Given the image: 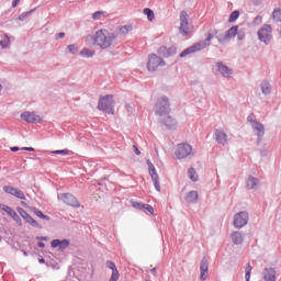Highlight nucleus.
<instances>
[{
  "instance_id": "obj_1",
  "label": "nucleus",
  "mask_w": 281,
  "mask_h": 281,
  "mask_svg": "<svg viewBox=\"0 0 281 281\" xmlns=\"http://www.w3.org/2000/svg\"><path fill=\"white\" fill-rule=\"evenodd\" d=\"M117 38V35L113 32H110L106 29H102L95 32L94 44L101 49H109L113 42Z\"/></svg>"
},
{
  "instance_id": "obj_2",
  "label": "nucleus",
  "mask_w": 281,
  "mask_h": 281,
  "mask_svg": "<svg viewBox=\"0 0 281 281\" xmlns=\"http://www.w3.org/2000/svg\"><path fill=\"white\" fill-rule=\"evenodd\" d=\"M214 34H216V32H214V31L209 32L205 40L200 41V42L193 44L192 46L186 48L180 54V58H186V56H190V54H196V52H201L202 49H205V47H210V41H212V38H214Z\"/></svg>"
},
{
  "instance_id": "obj_3",
  "label": "nucleus",
  "mask_w": 281,
  "mask_h": 281,
  "mask_svg": "<svg viewBox=\"0 0 281 281\" xmlns=\"http://www.w3.org/2000/svg\"><path fill=\"white\" fill-rule=\"evenodd\" d=\"M170 111V99L166 95L158 98L154 108L155 115L166 117V115H169Z\"/></svg>"
},
{
  "instance_id": "obj_4",
  "label": "nucleus",
  "mask_w": 281,
  "mask_h": 281,
  "mask_svg": "<svg viewBox=\"0 0 281 281\" xmlns=\"http://www.w3.org/2000/svg\"><path fill=\"white\" fill-rule=\"evenodd\" d=\"M114 104L113 94H106L99 99L98 109L99 111H104L105 113L113 115V113H115Z\"/></svg>"
},
{
  "instance_id": "obj_5",
  "label": "nucleus",
  "mask_w": 281,
  "mask_h": 281,
  "mask_svg": "<svg viewBox=\"0 0 281 281\" xmlns=\"http://www.w3.org/2000/svg\"><path fill=\"white\" fill-rule=\"evenodd\" d=\"M180 34L182 36H188L192 32V24L190 23V15L187 11L180 12V27H179Z\"/></svg>"
},
{
  "instance_id": "obj_6",
  "label": "nucleus",
  "mask_w": 281,
  "mask_h": 281,
  "mask_svg": "<svg viewBox=\"0 0 281 281\" xmlns=\"http://www.w3.org/2000/svg\"><path fill=\"white\" fill-rule=\"evenodd\" d=\"M273 29L271 27V25L265 24L257 32L259 41H261V43H265V45H269V43H271V38H273V36L271 35Z\"/></svg>"
},
{
  "instance_id": "obj_7",
  "label": "nucleus",
  "mask_w": 281,
  "mask_h": 281,
  "mask_svg": "<svg viewBox=\"0 0 281 281\" xmlns=\"http://www.w3.org/2000/svg\"><path fill=\"white\" fill-rule=\"evenodd\" d=\"M175 155L177 159H186L190 157V155H194V154H192V147L190 146V144L181 143V144H178Z\"/></svg>"
},
{
  "instance_id": "obj_8",
  "label": "nucleus",
  "mask_w": 281,
  "mask_h": 281,
  "mask_svg": "<svg viewBox=\"0 0 281 281\" xmlns=\"http://www.w3.org/2000/svg\"><path fill=\"white\" fill-rule=\"evenodd\" d=\"M249 223V213L247 211H241L234 216V227L236 229H243L245 225Z\"/></svg>"
},
{
  "instance_id": "obj_9",
  "label": "nucleus",
  "mask_w": 281,
  "mask_h": 281,
  "mask_svg": "<svg viewBox=\"0 0 281 281\" xmlns=\"http://www.w3.org/2000/svg\"><path fill=\"white\" fill-rule=\"evenodd\" d=\"M159 67H166V60L161 59V57L156 54L149 55V60L147 63L148 71H155L156 69H159Z\"/></svg>"
},
{
  "instance_id": "obj_10",
  "label": "nucleus",
  "mask_w": 281,
  "mask_h": 281,
  "mask_svg": "<svg viewBox=\"0 0 281 281\" xmlns=\"http://www.w3.org/2000/svg\"><path fill=\"white\" fill-rule=\"evenodd\" d=\"M57 196L59 201H63V203L70 207H80V201L71 193H59Z\"/></svg>"
},
{
  "instance_id": "obj_11",
  "label": "nucleus",
  "mask_w": 281,
  "mask_h": 281,
  "mask_svg": "<svg viewBox=\"0 0 281 281\" xmlns=\"http://www.w3.org/2000/svg\"><path fill=\"white\" fill-rule=\"evenodd\" d=\"M232 68L225 66V64H223V61H217L214 66H213V72L215 74V76H223V78H229V76H232Z\"/></svg>"
},
{
  "instance_id": "obj_12",
  "label": "nucleus",
  "mask_w": 281,
  "mask_h": 281,
  "mask_svg": "<svg viewBox=\"0 0 281 281\" xmlns=\"http://www.w3.org/2000/svg\"><path fill=\"white\" fill-rule=\"evenodd\" d=\"M21 120L27 122L29 124H41V122H43V119L41 115L36 114V112L27 111L21 114Z\"/></svg>"
},
{
  "instance_id": "obj_13",
  "label": "nucleus",
  "mask_w": 281,
  "mask_h": 281,
  "mask_svg": "<svg viewBox=\"0 0 281 281\" xmlns=\"http://www.w3.org/2000/svg\"><path fill=\"white\" fill-rule=\"evenodd\" d=\"M158 124L164 128H167V131H172V128H177V120L172 119V116L168 115L164 119V116H160L158 119Z\"/></svg>"
},
{
  "instance_id": "obj_14",
  "label": "nucleus",
  "mask_w": 281,
  "mask_h": 281,
  "mask_svg": "<svg viewBox=\"0 0 281 281\" xmlns=\"http://www.w3.org/2000/svg\"><path fill=\"white\" fill-rule=\"evenodd\" d=\"M2 190L3 192H5V194H11L16 199H21L22 201H25V193H23V191L19 188H14L12 186H4Z\"/></svg>"
},
{
  "instance_id": "obj_15",
  "label": "nucleus",
  "mask_w": 281,
  "mask_h": 281,
  "mask_svg": "<svg viewBox=\"0 0 281 281\" xmlns=\"http://www.w3.org/2000/svg\"><path fill=\"white\" fill-rule=\"evenodd\" d=\"M16 210L20 216H22V218L26 221V223H30L32 227H37L38 229H41V225L38 224V222H36V220H34L27 212H25L23 207L18 206Z\"/></svg>"
},
{
  "instance_id": "obj_16",
  "label": "nucleus",
  "mask_w": 281,
  "mask_h": 281,
  "mask_svg": "<svg viewBox=\"0 0 281 281\" xmlns=\"http://www.w3.org/2000/svg\"><path fill=\"white\" fill-rule=\"evenodd\" d=\"M200 271V280L205 281L210 271V265L207 263V259L205 257L201 260Z\"/></svg>"
},
{
  "instance_id": "obj_17",
  "label": "nucleus",
  "mask_w": 281,
  "mask_h": 281,
  "mask_svg": "<svg viewBox=\"0 0 281 281\" xmlns=\"http://www.w3.org/2000/svg\"><path fill=\"white\" fill-rule=\"evenodd\" d=\"M254 131H257V142L260 144L262 142V137H265V125L258 121H254V124H251Z\"/></svg>"
},
{
  "instance_id": "obj_18",
  "label": "nucleus",
  "mask_w": 281,
  "mask_h": 281,
  "mask_svg": "<svg viewBox=\"0 0 281 281\" xmlns=\"http://www.w3.org/2000/svg\"><path fill=\"white\" fill-rule=\"evenodd\" d=\"M215 142L225 146L229 142V136L223 130H215Z\"/></svg>"
},
{
  "instance_id": "obj_19",
  "label": "nucleus",
  "mask_w": 281,
  "mask_h": 281,
  "mask_svg": "<svg viewBox=\"0 0 281 281\" xmlns=\"http://www.w3.org/2000/svg\"><path fill=\"white\" fill-rule=\"evenodd\" d=\"M276 268H266L262 271V278L265 281H277L278 278L276 277Z\"/></svg>"
},
{
  "instance_id": "obj_20",
  "label": "nucleus",
  "mask_w": 281,
  "mask_h": 281,
  "mask_svg": "<svg viewBox=\"0 0 281 281\" xmlns=\"http://www.w3.org/2000/svg\"><path fill=\"white\" fill-rule=\"evenodd\" d=\"M246 188L248 190H258L260 188V180L254 176H249Z\"/></svg>"
},
{
  "instance_id": "obj_21",
  "label": "nucleus",
  "mask_w": 281,
  "mask_h": 281,
  "mask_svg": "<svg viewBox=\"0 0 281 281\" xmlns=\"http://www.w3.org/2000/svg\"><path fill=\"white\" fill-rule=\"evenodd\" d=\"M115 32L119 34V36H126L128 32H133V25L117 26Z\"/></svg>"
},
{
  "instance_id": "obj_22",
  "label": "nucleus",
  "mask_w": 281,
  "mask_h": 281,
  "mask_svg": "<svg viewBox=\"0 0 281 281\" xmlns=\"http://www.w3.org/2000/svg\"><path fill=\"white\" fill-rule=\"evenodd\" d=\"M231 238L234 243V245H243V233L240 232H234L232 235H231Z\"/></svg>"
},
{
  "instance_id": "obj_23",
  "label": "nucleus",
  "mask_w": 281,
  "mask_h": 281,
  "mask_svg": "<svg viewBox=\"0 0 281 281\" xmlns=\"http://www.w3.org/2000/svg\"><path fill=\"white\" fill-rule=\"evenodd\" d=\"M260 89H261V92L263 93V95H269L271 93V83H269L268 80H263L260 83Z\"/></svg>"
},
{
  "instance_id": "obj_24",
  "label": "nucleus",
  "mask_w": 281,
  "mask_h": 281,
  "mask_svg": "<svg viewBox=\"0 0 281 281\" xmlns=\"http://www.w3.org/2000/svg\"><path fill=\"white\" fill-rule=\"evenodd\" d=\"M238 34V25L232 26L226 33L225 38L229 41L231 38H234Z\"/></svg>"
},
{
  "instance_id": "obj_25",
  "label": "nucleus",
  "mask_w": 281,
  "mask_h": 281,
  "mask_svg": "<svg viewBox=\"0 0 281 281\" xmlns=\"http://www.w3.org/2000/svg\"><path fill=\"white\" fill-rule=\"evenodd\" d=\"M198 199H199V192L196 191H190L186 196L187 203H196Z\"/></svg>"
},
{
  "instance_id": "obj_26",
  "label": "nucleus",
  "mask_w": 281,
  "mask_h": 281,
  "mask_svg": "<svg viewBox=\"0 0 281 281\" xmlns=\"http://www.w3.org/2000/svg\"><path fill=\"white\" fill-rule=\"evenodd\" d=\"M30 212H33V214H35V216H38V218H43L44 221H50V217L48 215L43 214L42 211H40L38 209L32 206L30 207Z\"/></svg>"
},
{
  "instance_id": "obj_27",
  "label": "nucleus",
  "mask_w": 281,
  "mask_h": 281,
  "mask_svg": "<svg viewBox=\"0 0 281 281\" xmlns=\"http://www.w3.org/2000/svg\"><path fill=\"white\" fill-rule=\"evenodd\" d=\"M247 29L243 27V24L237 25V41H245Z\"/></svg>"
},
{
  "instance_id": "obj_28",
  "label": "nucleus",
  "mask_w": 281,
  "mask_h": 281,
  "mask_svg": "<svg viewBox=\"0 0 281 281\" xmlns=\"http://www.w3.org/2000/svg\"><path fill=\"white\" fill-rule=\"evenodd\" d=\"M151 181L154 183L155 190H157V192H161V184L159 183V175L153 173Z\"/></svg>"
},
{
  "instance_id": "obj_29",
  "label": "nucleus",
  "mask_w": 281,
  "mask_h": 281,
  "mask_svg": "<svg viewBox=\"0 0 281 281\" xmlns=\"http://www.w3.org/2000/svg\"><path fill=\"white\" fill-rule=\"evenodd\" d=\"M0 46L2 49H5V47H10V36L8 34H3L0 40Z\"/></svg>"
},
{
  "instance_id": "obj_30",
  "label": "nucleus",
  "mask_w": 281,
  "mask_h": 281,
  "mask_svg": "<svg viewBox=\"0 0 281 281\" xmlns=\"http://www.w3.org/2000/svg\"><path fill=\"white\" fill-rule=\"evenodd\" d=\"M9 216H11V218H13V221H15L16 225H19L21 227V225H23V221L21 220V216H19L18 213H15L14 210H11V212L9 213Z\"/></svg>"
},
{
  "instance_id": "obj_31",
  "label": "nucleus",
  "mask_w": 281,
  "mask_h": 281,
  "mask_svg": "<svg viewBox=\"0 0 281 281\" xmlns=\"http://www.w3.org/2000/svg\"><path fill=\"white\" fill-rule=\"evenodd\" d=\"M94 55H95V52L90 50L89 48H83V49L80 52V56H81L82 58H93Z\"/></svg>"
},
{
  "instance_id": "obj_32",
  "label": "nucleus",
  "mask_w": 281,
  "mask_h": 281,
  "mask_svg": "<svg viewBox=\"0 0 281 281\" xmlns=\"http://www.w3.org/2000/svg\"><path fill=\"white\" fill-rule=\"evenodd\" d=\"M240 16V11L235 10L231 13L229 18H228V22L229 23H235V21H238V18Z\"/></svg>"
},
{
  "instance_id": "obj_33",
  "label": "nucleus",
  "mask_w": 281,
  "mask_h": 281,
  "mask_svg": "<svg viewBox=\"0 0 281 281\" xmlns=\"http://www.w3.org/2000/svg\"><path fill=\"white\" fill-rule=\"evenodd\" d=\"M194 175H196V170H194V168H192V167L189 168V170H188L189 179H191V181H199V178Z\"/></svg>"
},
{
  "instance_id": "obj_34",
  "label": "nucleus",
  "mask_w": 281,
  "mask_h": 281,
  "mask_svg": "<svg viewBox=\"0 0 281 281\" xmlns=\"http://www.w3.org/2000/svg\"><path fill=\"white\" fill-rule=\"evenodd\" d=\"M158 55L161 56V58H168V47L160 46L158 49Z\"/></svg>"
},
{
  "instance_id": "obj_35",
  "label": "nucleus",
  "mask_w": 281,
  "mask_h": 281,
  "mask_svg": "<svg viewBox=\"0 0 281 281\" xmlns=\"http://www.w3.org/2000/svg\"><path fill=\"white\" fill-rule=\"evenodd\" d=\"M144 14L147 16L148 21H153L155 19V12L151 9H144Z\"/></svg>"
},
{
  "instance_id": "obj_36",
  "label": "nucleus",
  "mask_w": 281,
  "mask_h": 281,
  "mask_svg": "<svg viewBox=\"0 0 281 281\" xmlns=\"http://www.w3.org/2000/svg\"><path fill=\"white\" fill-rule=\"evenodd\" d=\"M143 212L146 214H155V209L150 204H143Z\"/></svg>"
},
{
  "instance_id": "obj_37",
  "label": "nucleus",
  "mask_w": 281,
  "mask_h": 281,
  "mask_svg": "<svg viewBox=\"0 0 281 281\" xmlns=\"http://www.w3.org/2000/svg\"><path fill=\"white\" fill-rule=\"evenodd\" d=\"M272 19H273V21H277L278 23H281V9L280 10H274L272 12Z\"/></svg>"
},
{
  "instance_id": "obj_38",
  "label": "nucleus",
  "mask_w": 281,
  "mask_h": 281,
  "mask_svg": "<svg viewBox=\"0 0 281 281\" xmlns=\"http://www.w3.org/2000/svg\"><path fill=\"white\" fill-rule=\"evenodd\" d=\"M70 245V241L69 239H63V240H59V249L63 251L65 249H67V247H69Z\"/></svg>"
},
{
  "instance_id": "obj_39",
  "label": "nucleus",
  "mask_w": 281,
  "mask_h": 281,
  "mask_svg": "<svg viewBox=\"0 0 281 281\" xmlns=\"http://www.w3.org/2000/svg\"><path fill=\"white\" fill-rule=\"evenodd\" d=\"M147 166L149 169L150 177H153V175H157V169H155V165H153V162H150V160H147Z\"/></svg>"
},
{
  "instance_id": "obj_40",
  "label": "nucleus",
  "mask_w": 281,
  "mask_h": 281,
  "mask_svg": "<svg viewBox=\"0 0 281 281\" xmlns=\"http://www.w3.org/2000/svg\"><path fill=\"white\" fill-rule=\"evenodd\" d=\"M69 54H78V46L76 44H70L67 46Z\"/></svg>"
},
{
  "instance_id": "obj_41",
  "label": "nucleus",
  "mask_w": 281,
  "mask_h": 281,
  "mask_svg": "<svg viewBox=\"0 0 281 281\" xmlns=\"http://www.w3.org/2000/svg\"><path fill=\"white\" fill-rule=\"evenodd\" d=\"M69 153H71L69 149H57V150L53 151V155L67 156V155H69Z\"/></svg>"
},
{
  "instance_id": "obj_42",
  "label": "nucleus",
  "mask_w": 281,
  "mask_h": 281,
  "mask_svg": "<svg viewBox=\"0 0 281 281\" xmlns=\"http://www.w3.org/2000/svg\"><path fill=\"white\" fill-rule=\"evenodd\" d=\"M102 16H104V12L103 11H97V12L92 13L93 21H100V19Z\"/></svg>"
},
{
  "instance_id": "obj_43",
  "label": "nucleus",
  "mask_w": 281,
  "mask_h": 281,
  "mask_svg": "<svg viewBox=\"0 0 281 281\" xmlns=\"http://www.w3.org/2000/svg\"><path fill=\"white\" fill-rule=\"evenodd\" d=\"M120 280V271L119 270H114L112 271L111 278L109 281H117Z\"/></svg>"
},
{
  "instance_id": "obj_44",
  "label": "nucleus",
  "mask_w": 281,
  "mask_h": 281,
  "mask_svg": "<svg viewBox=\"0 0 281 281\" xmlns=\"http://www.w3.org/2000/svg\"><path fill=\"white\" fill-rule=\"evenodd\" d=\"M32 12H34V10H31L29 12H23L20 16H19V21H25V19H27V16H32Z\"/></svg>"
},
{
  "instance_id": "obj_45",
  "label": "nucleus",
  "mask_w": 281,
  "mask_h": 281,
  "mask_svg": "<svg viewBox=\"0 0 281 281\" xmlns=\"http://www.w3.org/2000/svg\"><path fill=\"white\" fill-rule=\"evenodd\" d=\"M175 54H177V48L175 46L167 48V58H170V56H175Z\"/></svg>"
},
{
  "instance_id": "obj_46",
  "label": "nucleus",
  "mask_w": 281,
  "mask_h": 281,
  "mask_svg": "<svg viewBox=\"0 0 281 281\" xmlns=\"http://www.w3.org/2000/svg\"><path fill=\"white\" fill-rule=\"evenodd\" d=\"M216 38H217L220 45H223L227 41V37H225V34H223V33H220L218 35H216Z\"/></svg>"
},
{
  "instance_id": "obj_47",
  "label": "nucleus",
  "mask_w": 281,
  "mask_h": 281,
  "mask_svg": "<svg viewBox=\"0 0 281 281\" xmlns=\"http://www.w3.org/2000/svg\"><path fill=\"white\" fill-rule=\"evenodd\" d=\"M132 206H134L135 210H143L144 209V203L132 201Z\"/></svg>"
},
{
  "instance_id": "obj_48",
  "label": "nucleus",
  "mask_w": 281,
  "mask_h": 281,
  "mask_svg": "<svg viewBox=\"0 0 281 281\" xmlns=\"http://www.w3.org/2000/svg\"><path fill=\"white\" fill-rule=\"evenodd\" d=\"M108 269H111L112 271H117V267L115 266V262L113 261H106Z\"/></svg>"
},
{
  "instance_id": "obj_49",
  "label": "nucleus",
  "mask_w": 281,
  "mask_h": 281,
  "mask_svg": "<svg viewBox=\"0 0 281 281\" xmlns=\"http://www.w3.org/2000/svg\"><path fill=\"white\" fill-rule=\"evenodd\" d=\"M0 210H3V212H7V214L12 212V207H10L5 204H0Z\"/></svg>"
},
{
  "instance_id": "obj_50",
  "label": "nucleus",
  "mask_w": 281,
  "mask_h": 281,
  "mask_svg": "<svg viewBox=\"0 0 281 281\" xmlns=\"http://www.w3.org/2000/svg\"><path fill=\"white\" fill-rule=\"evenodd\" d=\"M50 247H53V249H56V247H60V239H54L50 243Z\"/></svg>"
},
{
  "instance_id": "obj_51",
  "label": "nucleus",
  "mask_w": 281,
  "mask_h": 281,
  "mask_svg": "<svg viewBox=\"0 0 281 281\" xmlns=\"http://www.w3.org/2000/svg\"><path fill=\"white\" fill-rule=\"evenodd\" d=\"M260 23H262V16L257 15V16L254 19V24H255V25H260Z\"/></svg>"
},
{
  "instance_id": "obj_52",
  "label": "nucleus",
  "mask_w": 281,
  "mask_h": 281,
  "mask_svg": "<svg viewBox=\"0 0 281 281\" xmlns=\"http://www.w3.org/2000/svg\"><path fill=\"white\" fill-rule=\"evenodd\" d=\"M247 122H250V124H254V122H256V120H254V114H250V115L247 117Z\"/></svg>"
},
{
  "instance_id": "obj_53",
  "label": "nucleus",
  "mask_w": 281,
  "mask_h": 281,
  "mask_svg": "<svg viewBox=\"0 0 281 281\" xmlns=\"http://www.w3.org/2000/svg\"><path fill=\"white\" fill-rule=\"evenodd\" d=\"M21 150H27L29 153H34V147H22Z\"/></svg>"
},
{
  "instance_id": "obj_54",
  "label": "nucleus",
  "mask_w": 281,
  "mask_h": 281,
  "mask_svg": "<svg viewBox=\"0 0 281 281\" xmlns=\"http://www.w3.org/2000/svg\"><path fill=\"white\" fill-rule=\"evenodd\" d=\"M251 269H254L252 267H251V265H247V267H246V273H251Z\"/></svg>"
},
{
  "instance_id": "obj_55",
  "label": "nucleus",
  "mask_w": 281,
  "mask_h": 281,
  "mask_svg": "<svg viewBox=\"0 0 281 281\" xmlns=\"http://www.w3.org/2000/svg\"><path fill=\"white\" fill-rule=\"evenodd\" d=\"M245 278H246V281L251 280V272H246Z\"/></svg>"
},
{
  "instance_id": "obj_56",
  "label": "nucleus",
  "mask_w": 281,
  "mask_h": 281,
  "mask_svg": "<svg viewBox=\"0 0 281 281\" xmlns=\"http://www.w3.org/2000/svg\"><path fill=\"white\" fill-rule=\"evenodd\" d=\"M56 38L58 40V38H65V33H58V34H56Z\"/></svg>"
},
{
  "instance_id": "obj_57",
  "label": "nucleus",
  "mask_w": 281,
  "mask_h": 281,
  "mask_svg": "<svg viewBox=\"0 0 281 281\" xmlns=\"http://www.w3.org/2000/svg\"><path fill=\"white\" fill-rule=\"evenodd\" d=\"M134 153L135 155H142V151H139V149L135 145H134Z\"/></svg>"
},
{
  "instance_id": "obj_58",
  "label": "nucleus",
  "mask_w": 281,
  "mask_h": 281,
  "mask_svg": "<svg viewBox=\"0 0 281 281\" xmlns=\"http://www.w3.org/2000/svg\"><path fill=\"white\" fill-rule=\"evenodd\" d=\"M20 148L18 146L11 147L12 153H19Z\"/></svg>"
},
{
  "instance_id": "obj_59",
  "label": "nucleus",
  "mask_w": 281,
  "mask_h": 281,
  "mask_svg": "<svg viewBox=\"0 0 281 281\" xmlns=\"http://www.w3.org/2000/svg\"><path fill=\"white\" fill-rule=\"evenodd\" d=\"M37 246H38L41 249H45V243H43V241H40V243L37 244Z\"/></svg>"
},
{
  "instance_id": "obj_60",
  "label": "nucleus",
  "mask_w": 281,
  "mask_h": 281,
  "mask_svg": "<svg viewBox=\"0 0 281 281\" xmlns=\"http://www.w3.org/2000/svg\"><path fill=\"white\" fill-rule=\"evenodd\" d=\"M16 5H19V1L13 0V2H12V8H16Z\"/></svg>"
},
{
  "instance_id": "obj_61",
  "label": "nucleus",
  "mask_w": 281,
  "mask_h": 281,
  "mask_svg": "<svg viewBox=\"0 0 281 281\" xmlns=\"http://www.w3.org/2000/svg\"><path fill=\"white\" fill-rule=\"evenodd\" d=\"M38 262H40L41 265H45V259H44V258H41V259L38 260Z\"/></svg>"
},
{
  "instance_id": "obj_62",
  "label": "nucleus",
  "mask_w": 281,
  "mask_h": 281,
  "mask_svg": "<svg viewBox=\"0 0 281 281\" xmlns=\"http://www.w3.org/2000/svg\"><path fill=\"white\" fill-rule=\"evenodd\" d=\"M37 240H47V237H37Z\"/></svg>"
},
{
  "instance_id": "obj_63",
  "label": "nucleus",
  "mask_w": 281,
  "mask_h": 281,
  "mask_svg": "<svg viewBox=\"0 0 281 281\" xmlns=\"http://www.w3.org/2000/svg\"><path fill=\"white\" fill-rule=\"evenodd\" d=\"M151 273H157V268L151 269Z\"/></svg>"
},
{
  "instance_id": "obj_64",
  "label": "nucleus",
  "mask_w": 281,
  "mask_h": 281,
  "mask_svg": "<svg viewBox=\"0 0 281 281\" xmlns=\"http://www.w3.org/2000/svg\"><path fill=\"white\" fill-rule=\"evenodd\" d=\"M23 255H24V256H29L27 251H25V250L23 251Z\"/></svg>"
}]
</instances>
